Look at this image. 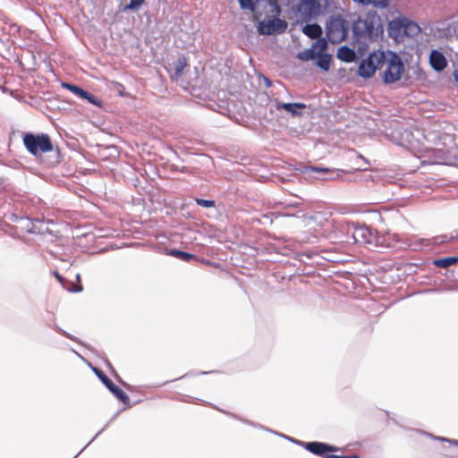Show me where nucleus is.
Wrapping results in <instances>:
<instances>
[{
  "label": "nucleus",
  "mask_w": 458,
  "mask_h": 458,
  "mask_svg": "<svg viewBox=\"0 0 458 458\" xmlns=\"http://www.w3.org/2000/svg\"><path fill=\"white\" fill-rule=\"evenodd\" d=\"M353 32L358 38L375 40L384 32L380 16L376 12H368L364 17L354 21Z\"/></svg>",
  "instance_id": "1"
},
{
  "label": "nucleus",
  "mask_w": 458,
  "mask_h": 458,
  "mask_svg": "<svg viewBox=\"0 0 458 458\" xmlns=\"http://www.w3.org/2000/svg\"><path fill=\"white\" fill-rule=\"evenodd\" d=\"M366 126L368 131L376 133L380 132L394 142H399L401 140L408 139L410 132L403 129L397 120L384 119L379 120L380 124L371 116H366Z\"/></svg>",
  "instance_id": "2"
},
{
  "label": "nucleus",
  "mask_w": 458,
  "mask_h": 458,
  "mask_svg": "<svg viewBox=\"0 0 458 458\" xmlns=\"http://www.w3.org/2000/svg\"><path fill=\"white\" fill-rule=\"evenodd\" d=\"M239 4L242 9L251 11L258 21L281 14L277 0H239Z\"/></svg>",
  "instance_id": "3"
},
{
  "label": "nucleus",
  "mask_w": 458,
  "mask_h": 458,
  "mask_svg": "<svg viewBox=\"0 0 458 458\" xmlns=\"http://www.w3.org/2000/svg\"><path fill=\"white\" fill-rule=\"evenodd\" d=\"M388 35L396 41H403L405 37H414L420 32V26L408 18H396L389 21Z\"/></svg>",
  "instance_id": "4"
},
{
  "label": "nucleus",
  "mask_w": 458,
  "mask_h": 458,
  "mask_svg": "<svg viewBox=\"0 0 458 458\" xmlns=\"http://www.w3.org/2000/svg\"><path fill=\"white\" fill-rule=\"evenodd\" d=\"M384 65L386 69L383 72V81L386 83H394L399 81L404 72V65L401 58L393 52L385 55Z\"/></svg>",
  "instance_id": "5"
},
{
  "label": "nucleus",
  "mask_w": 458,
  "mask_h": 458,
  "mask_svg": "<svg viewBox=\"0 0 458 458\" xmlns=\"http://www.w3.org/2000/svg\"><path fill=\"white\" fill-rule=\"evenodd\" d=\"M328 5V0H301L297 11L302 21H310L319 16Z\"/></svg>",
  "instance_id": "6"
},
{
  "label": "nucleus",
  "mask_w": 458,
  "mask_h": 458,
  "mask_svg": "<svg viewBox=\"0 0 458 458\" xmlns=\"http://www.w3.org/2000/svg\"><path fill=\"white\" fill-rule=\"evenodd\" d=\"M23 143L28 151L37 156L39 152H49L53 149V145L50 137L47 134H32L27 133L23 137Z\"/></svg>",
  "instance_id": "7"
},
{
  "label": "nucleus",
  "mask_w": 458,
  "mask_h": 458,
  "mask_svg": "<svg viewBox=\"0 0 458 458\" xmlns=\"http://www.w3.org/2000/svg\"><path fill=\"white\" fill-rule=\"evenodd\" d=\"M349 30L348 22L341 17L332 18L327 24V37L333 44L344 41Z\"/></svg>",
  "instance_id": "8"
},
{
  "label": "nucleus",
  "mask_w": 458,
  "mask_h": 458,
  "mask_svg": "<svg viewBox=\"0 0 458 458\" xmlns=\"http://www.w3.org/2000/svg\"><path fill=\"white\" fill-rule=\"evenodd\" d=\"M384 61L385 53L375 51L360 62L358 72L363 78H369L375 73L377 69L384 66Z\"/></svg>",
  "instance_id": "9"
},
{
  "label": "nucleus",
  "mask_w": 458,
  "mask_h": 458,
  "mask_svg": "<svg viewBox=\"0 0 458 458\" xmlns=\"http://www.w3.org/2000/svg\"><path fill=\"white\" fill-rule=\"evenodd\" d=\"M347 233L352 234L354 242L359 244H374L377 242L375 232L365 225L352 223L347 226Z\"/></svg>",
  "instance_id": "10"
},
{
  "label": "nucleus",
  "mask_w": 458,
  "mask_h": 458,
  "mask_svg": "<svg viewBox=\"0 0 458 458\" xmlns=\"http://www.w3.org/2000/svg\"><path fill=\"white\" fill-rule=\"evenodd\" d=\"M278 17L279 16L269 17L267 20L259 21L257 27L259 34L273 35L284 33L288 27V23L286 21Z\"/></svg>",
  "instance_id": "11"
},
{
  "label": "nucleus",
  "mask_w": 458,
  "mask_h": 458,
  "mask_svg": "<svg viewBox=\"0 0 458 458\" xmlns=\"http://www.w3.org/2000/svg\"><path fill=\"white\" fill-rule=\"evenodd\" d=\"M98 379L104 384V386L123 404L127 405L130 403V398L125 392L119 386L114 384V382L99 369H92Z\"/></svg>",
  "instance_id": "12"
},
{
  "label": "nucleus",
  "mask_w": 458,
  "mask_h": 458,
  "mask_svg": "<svg viewBox=\"0 0 458 458\" xmlns=\"http://www.w3.org/2000/svg\"><path fill=\"white\" fill-rule=\"evenodd\" d=\"M299 444L301 445L306 450H308L311 454L318 456H321L323 458H326V456L329 454L328 453L343 452V448L324 442H299Z\"/></svg>",
  "instance_id": "13"
},
{
  "label": "nucleus",
  "mask_w": 458,
  "mask_h": 458,
  "mask_svg": "<svg viewBox=\"0 0 458 458\" xmlns=\"http://www.w3.org/2000/svg\"><path fill=\"white\" fill-rule=\"evenodd\" d=\"M327 43L325 39H318L312 46L298 54V58L301 61H309L315 59L320 52H325Z\"/></svg>",
  "instance_id": "14"
},
{
  "label": "nucleus",
  "mask_w": 458,
  "mask_h": 458,
  "mask_svg": "<svg viewBox=\"0 0 458 458\" xmlns=\"http://www.w3.org/2000/svg\"><path fill=\"white\" fill-rule=\"evenodd\" d=\"M304 173H317L321 174H327L323 179L326 180H334L340 176V172L337 170H333L327 167H320V166H305L303 169Z\"/></svg>",
  "instance_id": "15"
},
{
  "label": "nucleus",
  "mask_w": 458,
  "mask_h": 458,
  "mask_svg": "<svg viewBox=\"0 0 458 458\" xmlns=\"http://www.w3.org/2000/svg\"><path fill=\"white\" fill-rule=\"evenodd\" d=\"M429 63L432 68L437 72L443 71L447 65L445 57L441 52L437 50L431 51L429 55Z\"/></svg>",
  "instance_id": "16"
},
{
  "label": "nucleus",
  "mask_w": 458,
  "mask_h": 458,
  "mask_svg": "<svg viewBox=\"0 0 458 458\" xmlns=\"http://www.w3.org/2000/svg\"><path fill=\"white\" fill-rule=\"evenodd\" d=\"M303 223L305 226L315 229L316 226H322V215L320 213H314L310 215H303Z\"/></svg>",
  "instance_id": "17"
},
{
  "label": "nucleus",
  "mask_w": 458,
  "mask_h": 458,
  "mask_svg": "<svg viewBox=\"0 0 458 458\" xmlns=\"http://www.w3.org/2000/svg\"><path fill=\"white\" fill-rule=\"evenodd\" d=\"M302 32L309 38L315 39L320 38L322 35V29L317 23L307 24L302 28Z\"/></svg>",
  "instance_id": "18"
},
{
  "label": "nucleus",
  "mask_w": 458,
  "mask_h": 458,
  "mask_svg": "<svg viewBox=\"0 0 458 458\" xmlns=\"http://www.w3.org/2000/svg\"><path fill=\"white\" fill-rule=\"evenodd\" d=\"M337 57L344 62H352L355 58V52L350 47L343 46L338 48Z\"/></svg>",
  "instance_id": "19"
},
{
  "label": "nucleus",
  "mask_w": 458,
  "mask_h": 458,
  "mask_svg": "<svg viewBox=\"0 0 458 458\" xmlns=\"http://www.w3.org/2000/svg\"><path fill=\"white\" fill-rule=\"evenodd\" d=\"M277 110H280L283 108L288 113H291V114H301L296 109H303L306 108V105L303 103H287V104H278L276 106Z\"/></svg>",
  "instance_id": "20"
},
{
  "label": "nucleus",
  "mask_w": 458,
  "mask_h": 458,
  "mask_svg": "<svg viewBox=\"0 0 458 458\" xmlns=\"http://www.w3.org/2000/svg\"><path fill=\"white\" fill-rule=\"evenodd\" d=\"M318 60H317V65L321 68L323 71H328L330 68V63H331V55L328 54H326L325 52H320L319 55H318Z\"/></svg>",
  "instance_id": "21"
},
{
  "label": "nucleus",
  "mask_w": 458,
  "mask_h": 458,
  "mask_svg": "<svg viewBox=\"0 0 458 458\" xmlns=\"http://www.w3.org/2000/svg\"><path fill=\"white\" fill-rule=\"evenodd\" d=\"M458 262V257H446L443 259H435L433 264L437 267H448Z\"/></svg>",
  "instance_id": "22"
},
{
  "label": "nucleus",
  "mask_w": 458,
  "mask_h": 458,
  "mask_svg": "<svg viewBox=\"0 0 458 458\" xmlns=\"http://www.w3.org/2000/svg\"><path fill=\"white\" fill-rule=\"evenodd\" d=\"M168 254L172 257L177 258L183 261H190L191 259H195V256L193 254H191L186 251L179 250L176 249H172L169 250Z\"/></svg>",
  "instance_id": "23"
},
{
  "label": "nucleus",
  "mask_w": 458,
  "mask_h": 458,
  "mask_svg": "<svg viewBox=\"0 0 458 458\" xmlns=\"http://www.w3.org/2000/svg\"><path fill=\"white\" fill-rule=\"evenodd\" d=\"M62 86L64 89H68L69 91H71L72 93H73L74 95L82 99L87 95V91L77 85L64 82Z\"/></svg>",
  "instance_id": "24"
},
{
  "label": "nucleus",
  "mask_w": 458,
  "mask_h": 458,
  "mask_svg": "<svg viewBox=\"0 0 458 458\" xmlns=\"http://www.w3.org/2000/svg\"><path fill=\"white\" fill-rule=\"evenodd\" d=\"M187 66H189L187 59L185 57L179 58L174 68V77L180 78Z\"/></svg>",
  "instance_id": "25"
},
{
  "label": "nucleus",
  "mask_w": 458,
  "mask_h": 458,
  "mask_svg": "<svg viewBox=\"0 0 458 458\" xmlns=\"http://www.w3.org/2000/svg\"><path fill=\"white\" fill-rule=\"evenodd\" d=\"M55 278L61 283L64 288L67 289L72 293H81L82 291V286L78 285L75 287H69L66 284L68 283L64 277H63L58 272L54 273Z\"/></svg>",
  "instance_id": "26"
},
{
  "label": "nucleus",
  "mask_w": 458,
  "mask_h": 458,
  "mask_svg": "<svg viewBox=\"0 0 458 458\" xmlns=\"http://www.w3.org/2000/svg\"><path fill=\"white\" fill-rule=\"evenodd\" d=\"M146 0H130V3L123 8L124 11H137L145 3Z\"/></svg>",
  "instance_id": "27"
},
{
  "label": "nucleus",
  "mask_w": 458,
  "mask_h": 458,
  "mask_svg": "<svg viewBox=\"0 0 458 458\" xmlns=\"http://www.w3.org/2000/svg\"><path fill=\"white\" fill-rule=\"evenodd\" d=\"M83 99H86L89 103L94 106H101V100L89 91H87V95L84 97Z\"/></svg>",
  "instance_id": "28"
},
{
  "label": "nucleus",
  "mask_w": 458,
  "mask_h": 458,
  "mask_svg": "<svg viewBox=\"0 0 458 458\" xmlns=\"http://www.w3.org/2000/svg\"><path fill=\"white\" fill-rule=\"evenodd\" d=\"M196 203L203 208H212L215 206V201L211 199H196Z\"/></svg>",
  "instance_id": "29"
},
{
  "label": "nucleus",
  "mask_w": 458,
  "mask_h": 458,
  "mask_svg": "<svg viewBox=\"0 0 458 458\" xmlns=\"http://www.w3.org/2000/svg\"><path fill=\"white\" fill-rule=\"evenodd\" d=\"M454 239H456L455 236L454 235H451V236H448V235H441L439 237H437L436 240H435V242L436 243H444V242H449V241H452Z\"/></svg>",
  "instance_id": "30"
},
{
  "label": "nucleus",
  "mask_w": 458,
  "mask_h": 458,
  "mask_svg": "<svg viewBox=\"0 0 458 458\" xmlns=\"http://www.w3.org/2000/svg\"><path fill=\"white\" fill-rule=\"evenodd\" d=\"M389 0H372L371 4L375 6L385 8L388 5Z\"/></svg>",
  "instance_id": "31"
},
{
  "label": "nucleus",
  "mask_w": 458,
  "mask_h": 458,
  "mask_svg": "<svg viewBox=\"0 0 458 458\" xmlns=\"http://www.w3.org/2000/svg\"><path fill=\"white\" fill-rule=\"evenodd\" d=\"M107 425H106L100 431H98L95 437L88 443V445H86V446L76 455L74 456L73 458H76L86 447H88L104 430L105 428H106Z\"/></svg>",
  "instance_id": "32"
},
{
  "label": "nucleus",
  "mask_w": 458,
  "mask_h": 458,
  "mask_svg": "<svg viewBox=\"0 0 458 458\" xmlns=\"http://www.w3.org/2000/svg\"><path fill=\"white\" fill-rule=\"evenodd\" d=\"M56 330H57L58 332H60L62 335H64L65 337H67V338H69V339H71V340H73V341H77V339H76L73 335H70V334H69V333H67L66 331H64V330H63V329H61V328H56Z\"/></svg>",
  "instance_id": "33"
},
{
  "label": "nucleus",
  "mask_w": 458,
  "mask_h": 458,
  "mask_svg": "<svg viewBox=\"0 0 458 458\" xmlns=\"http://www.w3.org/2000/svg\"><path fill=\"white\" fill-rule=\"evenodd\" d=\"M242 421L245 422V423H246V424H248V425H251V426L256 427V428H262V429H265V430H268V429H267V428H266L265 427H263V426H261V425H256V424H254V423H253V422H251V421H249V420H242Z\"/></svg>",
  "instance_id": "34"
},
{
  "label": "nucleus",
  "mask_w": 458,
  "mask_h": 458,
  "mask_svg": "<svg viewBox=\"0 0 458 458\" xmlns=\"http://www.w3.org/2000/svg\"><path fill=\"white\" fill-rule=\"evenodd\" d=\"M326 458H348L347 455H336L334 454H328L326 456Z\"/></svg>",
  "instance_id": "35"
},
{
  "label": "nucleus",
  "mask_w": 458,
  "mask_h": 458,
  "mask_svg": "<svg viewBox=\"0 0 458 458\" xmlns=\"http://www.w3.org/2000/svg\"><path fill=\"white\" fill-rule=\"evenodd\" d=\"M235 122H236L238 124H242V125L245 126V123H243V116H241V119L236 118V119H235Z\"/></svg>",
  "instance_id": "36"
},
{
  "label": "nucleus",
  "mask_w": 458,
  "mask_h": 458,
  "mask_svg": "<svg viewBox=\"0 0 458 458\" xmlns=\"http://www.w3.org/2000/svg\"><path fill=\"white\" fill-rule=\"evenodd\" d=\"M264 81H265V83H266L267 87H270L271 86V81H270L269 79H267V77H264Z\"/></svg>",
  "instance_id": "37"
},
{
  "label": "nucleus",
  "mask_w": 458,
  "mask_h": 458,
  "mask_svg": "<svg viewBox=\"0 0 458 458\" xmlns=\"http://www.w3.org/2000/svg\"><path fill=\"white\" fill-rule=\"evenodd\" d=\"M454 77L455 81L458 83V71L457 70H455L454 72Z\"/></svg>",
  "instance_id": "38"
},
{
  "label": "nucleus",
  "mask_w": 458,
  "mask_h": 458,
  "mask_svg": "<svg viewBox=\"0 0 458 458\" xmlns=\"http://www.w3.org/2000/svg\"><path fill=\"white\" fill-rule=\"evenodd\" d=\"M348 458H360L359 455L357 454H352V455H347Z\"/></svg>",
  "instance_id": "39"
},
{
  "label": "nucleus",
  "mask_w": 458,
  "mask_h": 458,
  "mask_svg": "<svg viewBox=\"0 0 458 458\" xmlns=\"http://www.w3.org/2000/svg\"><path fill=\"white\" fill-rule=\"evenodd\" d=\"M76 279H77V281H80V280H81V276H80V274H77V275H76Z\"/></svg>",
  "instance_id": "40"
},
{
  "label": "nucleus",
  "mask_w": 458,
  "mask_h": 458,
  "mask_svg": "<svg viewBox=\"0 0 458 458\" xmlns=\"http://www.w3.org/2000/svg\"><path fill=\"white\" fill-rule=\"evenodd\" d=\"M284 438H287V436H284ZM288 439H289V437H288ZM290 440H291V441H293V442H296V443H298V444H299V442H300V441H294V440H293V439H292V438H290Z\"/></svg>",
  "instance_id": "41"
},
{
  "label": "nucleus",
  "mask_w": 458,
  "mask_h": 458,
  "mask_svg": "<svg viewBox=\"0 0 458 458\" xmlns=\"http://www.w3.org/2000/svg\"><path fill=\"white\" fill-rule=\"evenodd\" d=\"M72 352H74V354H76L77 356L81 357V355L75 350H72Z\"/></svg>",
  "instance_id": "42"
},
{
  "label": "nucleus",
  "mask_w": 458,
  "mask_h": 458,
  "mask_svg": "<svg viewBox=\"0 0 458 458\" xmlns=\"http://www.w3.org/2000/svg\"><path fill=\"white\" fill-rule=\"evenodd\" d=\"M122 384L123 386L128 387V385L126 383H124L123 381H122Z\"/></svg>",
  "instance_id": "43"
},
{
  "label": "nucleus",
  "mask_w": 458,
  "mask_h": 458,
  "mask_svg": "<svg viewBox=\"0 0 458 458\" xmlns=\"http://www.w3.org/2000/svg\"><path fill=\"white\" fill-rule=\"evenodd\" d=\"M455 237H456V239H458V234Z\"/></svg>",
  "instance_id": "44"
},
{
  "label": "nucleus",
  "mask_w": 458,
  "mask_h": 458,
  "mask_svg": "<svg viewBox=\"0 0 458 458\" xmlns=\"http://www.w3.org/2000/svg\"><path fill=\"white\" fill-rule=\"evenodd\" d=\"M457 446H458V440H457Z\"/></svg>",
  "instance_id": "45"
}]
</instances>
